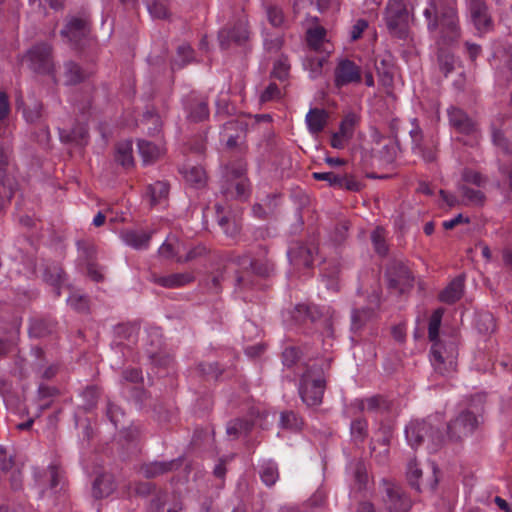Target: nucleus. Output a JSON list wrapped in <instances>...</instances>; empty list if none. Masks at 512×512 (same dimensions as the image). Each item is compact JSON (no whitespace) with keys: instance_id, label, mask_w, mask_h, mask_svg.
Wrapping results in <instances>:
<instances>
[{"instance_id":"50","label":"nucleus","mask_w":512,"mask_h":512,"mask_svg":"<svg viewBox=\"0 0 512 512\" xmlns=\"http://www.w3.org/2000/svg\"><path fill=\"white\" fill-rule=\"evenodd\" d=\"M65 77L68 84H77L84 79V73L78 64L67 62L65 64Z\"/></svg>"},{"instance_id":"51","label":"nucleus","mask_w":512,"mask_h":512,"mask_svg":"<svg viewBox=\"0 0 512 512\" xmlns=\"http://www.w3.org/2000/svg\"><path fill=\"white\" fill-rule=\"evenodd\" d=\"M476 327L480 333L489 334L496 328L494 317L490 313H481L476 320Z\"/></svg>"},{"instance_id":"24","label":"nucleus","mask_w":512,"mask_h":512,"mask_svg":"<svg viewBox=\"0 0 512 512\" xmlns=\"http://www.w3.org/2000/svg\"><path fill=\"white\" fill-rule=\"evenodd\" d=\"M116 489L115 479L112 474L103 473L93 482L92 493L97 499L109 496Z\"/></svg>"},{"instance_id":"39","label":"nucleus","mask_w":512,"mask_h":512,"mask_svg":"<svg viewBox=\"0 0 512 512\" xmlns=\"http://www.w3.org/2000/svg\"><path fill=\"white\" fill-rule=\"evenodd\" d=\"M107 416L115 429L125 430L126 414L119 406L111 402L108 403Z\"/></svg>"},{"instance_id":"29","label":"nucleus","mask_w":512,"mask_h":512,"mask_svg":"<svg viewBox=\"0 0 512 512\" xmlns=\"http://www.w3.org/2000/svg\"><path fill=\"white\" fill-rule=\"evenodd\" d=\"M377 316L376 310L370 307L354 309L351 315V329L354 332L361 330L366 323Z\"/></svg>"},{"instance_id":"30","label":"nucleus","mask_w":512,"mask_h":512,"mask_svg":"<svg viewBox=\"0 0 512 512\" xmlns=\"http://www.w3.org/2000/svg\"><path fill=\"white\" fill-rule=\"evenodd\" d=\"M139 153L144 164H151L157 161L164 153L163 149L154 143L146 140L138 142Z\"/></svg>"},{"instance_id":"45","label":"nucleus","mask_w":512,"mask_h":512,"mask_svg":"<svg viewBox=\"0 0 512 512\" xmlns=\"http://www.w3.org/2000/svg\"><path fill=\"white\" fill-rule=\"evenodd\" d=\"M422 477V470L419 468L416 460H411L407 467V480L411 488L417 492L421 491V483L419 482Z\"/></svg>"},{"instance_id":"20","label":"nucleus","mask_w":512,"mask_h":512,"mask_svg":"<svg viewBox=\"0 0 512 512\" xmlns=\"http://www.w3.org/2000/svg\"><path fill=\"white\" fill-rule=\"evenodd\" d=\"M185 250L184 243L176 236H169L159 247L158 255L166 260H175L182 257L181 253Z\"/></svg>"},{"instance_id":"5","label":"nucleus","mask_w":512,"mask_h":512,"mask_svg":"<svg viewBox=\"0 0 512 512\" xmlns=\"http://www.w3.org/2000/svg\"><path fill=\"white\" fill-rule=\"evenodd\" d=\"M60 34L75 50H83L93 42L88 21L80 17L67 20Z\"/></svg>"},{"instance_id":"53","label":"nucleus","mask_w":512,"mask_h":512,"mask_svg":"<svg viewBox=\"0 0 512 512\" xmlns=\"http://www.w3.org/2000/svg\"><path fill=\"white\" fill-rule=\"evenodd\" d=\"M462 195L467 199L470 204L483 205L485 202V195L480 190L472 189L466 185L460 186Z\"/></svg>"},{"instance_id":"57","label":"nucleus","mask_w":512,"mask_h":512,"mask_svg":"<svg viewBox=\"0 0 512 512\" xmlns=\"http://www.w3.org/2000/svg\"><path fill=\"white\" fill-rule=\"evenodd\" d=\"M207 253L208 249L206 248V246L199 244L188 250L185 256L177 258V263H188L198 258L204 257L205 255H207Z\"/></svg>"},{"instance_id":"31","label":"nucleus","mask_w":512,"mask_h":512,"mask_svg":"<svg viewBox=\"0 0 512 512\" xmlns=\"http://www.w3.org/2000/svg\"><path fill=\"white\" fill-rule=\"evenodd\" d=\"M292 317L299 322H316L322 317V312L316 305L299 304L295 307Z\"/></svg>"},{"instance_id":"36","label":"nucleus","mask_w":512,"mask_h":512,"mask_svg":"<svg viewBox=\"0 0 512 512\" xmlns=\"http://www.w3.org/2000/svg\"><path fill=\"white\" fill-rule=\"evenodd\" d=\"M17 109H22V114L25 120L28 123L35 124L38 123L42 117V104L34 101L31 105L24 106L23 102L21 100H17L16 102Z\"/></svg>"},{"instance_id":"21","label":"nucleus","mask_w":512,"mask_h":512,"mask_svg":"<svg viewBox=\"0 0 512 512\" xmlns=\"http://www.w3.org/2000/svg\"><path fill=\"white\" fill-rule=\"evenodd\" d=\"M187 118L189 121L198 123L209 118V107L205 100L191 98L186 106Z\"/></svg>"},{"instance_id":"40","label":"nucleus","mask_w":512,"mask_h":512,"mask_svg":"<svg viewBox=\"0 0 512 512\" xmlns=\"http://www.w3.org/2000/svg\"><path fill=\"white\" fill-rule=\"evenodd\" d=\"M260 478L266 486H273L279 479L277 465L272 461L264 463L260 470Z\"/></svg>"},{"instance_id":"41","label":"nucleus","mask_w":512,"mask_h":512,"mask_svg":"<svg viewBox=\"0 0 512 512\" xmlns=\"http://www.w3.org/2000/svg\"><path fill=\"white\" fill-rule=\"evenodd\" d=\"M84 252L86 253V270L88 277L95 282H101L104 279V275L102 268L93 261V249L88 248Z\"/></svg>"},{"instance_id":"63","label":"nucleus","mask_w":512,"mask_h":512,"mask_svg":"<svg viewBox=\"0 0 512 512\" xmlns=\"http://www.w3.org/2000/svg\"><path fill=\"white\" fill-rule=\"evenodd\" d=\"M152 363L159 367H170L174 363V357L166 351H158L150 355Z\"/></svg>"},{"instance_id":"42","label":"nucleus","mask_w":512,"mask_h":512,"mask_svg":"<svg viewBox=\"0 0 512 512\" xmlns=\"http://www.w3.org/2000/svg\"><path fill=\"white\" fill-rule=\"evenodd\" d=\"M140 124L143 125L149 134H156L160 132L162 122L160 116L154 112V110H147L142 119L140 120Z\"/></svg>"},{"instance_id":"17","label":"nucleus","mask_w":512,"mask_h":512,"mask_svg":"<svg viewBox=\"0 0 512 512\" xmlns=\"http://www.w3.org/2000/svg\"><path fill=\"white\" fill-rule=\"evenodd\" d=\"M195 281L192 272L173 273L166 276H153V282L161 287L175 289Z\"/></svg>"},{"instance_id":"59","label":"nucleus","mask_w":512,"mask_h":512,"mask_svg":"<svg viewBox=\"0 0 512 512\" xmlns=\"http://www.w3.org/2000/svg\"><path fill=\"white\" fill-rule=\"evenodd\" d=\"M356 123V116L354 114H348L340 123L339 133L346 140H349L353 136L354 126Z\"/></svg>"},{"instance_id":"60","label":"nucleus","mask_w":512,"mask_h":512,"mask_svg":"<svg viewBox=\"0 0 512 512\" xmlns=\"http://www.w3.org/2000/svg\"><path fill=\"white\" fill-rule=\"evenodd\" d=\"M241 267L242 271H237L235 275V287L238 289L249 288L253 285V281L251 279L253 273L248 270L246 265Z\"/></svg>"},{"instance_id":"34","label":"nucleus","mask_w":512,"mask_h":512,"mask_svg":"<svg viewBox=\"0 0 512 512\" xmlns=\"http://www.w3.org/2000/svg\"><path fill=\"white\" fill-rule=\"evenodd\" d=\"M226 271L227 266L220 265L207 275V278L205 279V286L210 292L217 294L221 291V284L225 279Z\"/></svg>"},{"instance_id":"1","label":"nucleus","mask_w":512,"mask_h":512,"mask_svg":"<svg viewBox=\"0 0 512 512\" xmlns=\"http://www.w3.org/2000/svg\"><path fill=\"white\" fill-rule=\"evenodd\" d=\"M423 15L427 21V29L434 33L435 43L438 47L437 61L440 71L445 77L456 70L457 60L446 46L455 43L461 34L457 12L453 7L438 8L431 2L425 8Z\"/></svg>"},{"instance_id":"23","label":"nucleus","mask_w":512,"mask_h":512,"mask_svg":"<svg viewBox=\"0 0 512 512\" xmlns=\"http://www.w3.org/2000/svg\"><path fill=\"white\" fill-rule=\"evenodd\" d=\"M429 431H431V425L422 421L410 423L406 427L405 433L410 445L412 447H417L424 441Z\"/></svg>"},{"instance_id":"6","label":"nucleus","mask_w":512,"mask_h":512,"mask_svg":"<svg viewBox=\"0 0 512 512\" xmlns=\"http://www.w3.org/2000/svg\"><path fill=\"white\" fill-rule=\"evenodd\" d=\"M385 19L387 28L392 34L398 37L406 35L409 12L403 0H389Z\"/></svg>"},{"instance_id":"8","label":"nucleus","mask_w":512,"mask_h":512,"mask_svg":"<svg viewBox=\"0 0 512 512\" xmlns=\"http://www.w3.org/2000/svg\"><path fill=\"white\" fill-rule=\"evenodd\" d=\"M478 417L469 410H464L447 425V434L450 440L459 442L471 435L479 426Z\"/></svg>"},{"instance_id":"55","label":"nucleus","mask_w":512,"mask_h":512,"mask_svg":"<svg viewBox=\"0 0 512 512\" xmlns=\"http://www.w3.org/2000/svg\"><path fill=\"white\" fill-rule=\"evenodd\" d=\"M354 482L358 490H362L368 483V474L363 462L358 461L354 466Z\"/></svg>"},{"instance_id":"25","label":"nucleus","mask_w":512,"mask_h":512,"mask_svg":"<svg viewBox=\"0 0 512 512\" xmlns=\"http://www.w3.org/2000/svg\"><path fill=\"white\" fill-rule=\"evenodd\" d=\"M463 289L464 276L460 275L453 279L449 285L439 294V300L446 304H453L462 297Z\"/></svg>"},{"instance_id":"37","label":"nucleus","mask_w":512,"mask_h":512,"mask_svg":"<svg viewBox=\"0 0 512 512\" xmlns=\"http://www.w3.org/2000/svg\"><path fill=\"white\" fill-rule=\"evenodd\" d=\"M153 230H130V247L143 250L149 247Z\"/></svg>"},{"instance_id":"11","label":"nucleus","mask_w":512,"mask_h":512,"mask_svg":"<svg viewBox=\"0 0 512 512\" xmlns=\"http://www.w3.org/2000/svg\"><path fill=\"white\" fill-rule=\"evenodd\" d=\"M469 11L475 28L486 33L493 29V20L484 0H469Z\"/></svg>"},{"instance_id":"22","label":"nucleus","mask_w":512,"mask_h":512,"mask_svg":"<svg viewBox=\"0 0 512 512\" xmlns=\"http://www.w3.org/2000/svg\"><path fill=\"white\" fill-rule=\"evenodd\" d=\"M239 265L251 268L254 275L259 277H269L274 272V264L268 259H254L244 256L239 259Z\"/></svg>"},{"instance_id":"58","label":"nucleus","mask_w":512,"mask_h":512,"mask_svg":"<svg viewBox=\"0 0 512 512\" xmlns=\"http://www.w3.org/2000/svg\"><path fill=\"white\" fill-rule=\"evenodd\" d=\"M64 272L58 265L48 266L44 272V279L53 286H58L63 279Z\"/></svg>"},{"instance_id":"52","label":"nucleus","mask_w":512,"mask_h":512,"mask_svg":"<svg viewBox=\"0 0 512 512\" xmlns=\"http://www.w3.org/2000/svg\"><path fill=\"white\" fill-rule=\"evenodd\" d=\"M266 13L268 21L272 26L280 28L285 25V16L280 7L276 5H268L266 7Z\"/></svg>"},{"instance_id":"32","label":"nucleus","mask_w":512,"mask_h":512,"mask_svg":"<svg viewBox=\"0 0 512 512\" xmlns=\"http://www.w3.org/2000/svg\"><path fill=\"white\" fill-rule=\"evenodd\" d=\"M279 426L282 429L297 432L302 430L304 420L292 410L282 411L280 413Z\"/></svg>"},{"instance_id":"15","label":"nucleus","mask_w":512,"mask_h":512,"mask_svg":"<svg viewBox=\"0 0 512 512\" xmlns=\"http://www.w3.org/2000/svg\"><path fill=\"white\" fill-rule=\"evenodd\" d=\"M181 464L182 461L180 459L155 461L141 465L139 471L145 478L151 479L175 471L180 468Z\"/></svg>"},{"instance_id":"19","label":"nucleus","mask_w":512,"mask_h":512,"mask_svg":"<svg viewBox=\"0 0 512 512\" xmlns=\"http://www.w3.org/2000/svg\"><path fill=\"white\" fill-rule=\"evenodd\" d=\"M215 210L216 221L218 225L222 228L223 232L230 237H234L237 234H239L241 230V225L236 220V218L230 216V213H225L224 208L219 204L215 205Z\"/></svg>"},{"instance_id":"2","label":"nucleus","mask_w":512,"mask_h":512,"mask_svg":"<svg viewBox=\"0 0 512 512\" xmlns=\"http://www.w3.org/2000/svg\"><path fill=\"white\" fill-rule=\"evenodd\" d=\"M443 316V309H436L429 320L428 337L430 341L434 342L431 347V362L436 372L445 375L455 369L456 366V348L453 344L450 345V351L439 342V329Z\"/></svg>"},{"instance_id":"14","label":"nucleus","mask_w":512,"mask_h":512,"mask_svg":"<svg viewBox=\"0 0 512 512\" xmlns=\"http://www.w3.org/2000/svg\"><path fill=\"white\" fill-rule=\"evenodd\" d=\"M248 39L246 25L239 21L231 28H223L218 33V40L223 49L229 47L231 43L241 44Z\"/></svg>"},{"instance_id":"33","label":"nucleus","mask_w":512,"mask_h":512,"mask_svg":"<svg viewBox=\"0 0 512 512\" xmlns=\"http://www.w3.org/2000/svg\"><path fill=\"white\" fill-rule=\"evenodd\" d=\"M170 185L166 181H156L148 185L147 194L150 197L151 205H156L168 197Z\"/></svg>"},{"instance_id":"43","label":"nucleus","mask_w":512,"mask_h":512,"mask_svg":"<svg viewBox=\"0 0 512 512\" xmlns=\"http://www.w3.org/2000/svg\"><path fill=\"white\" fill-rule=\"evenodd\" d=\"M146 4L153 17L165 19L169 16V0H146Z\"/></svg>"},{"instance_id":"18","label":"nucleus","mask_w":512,"mask_h":512,"mask_svg":"<svg viewBox=\"0 0 512 512\" xmlns=\"http://www.w3.org/2000/svg\"><path fill=\"white\" fill-rule=\"evenodd\" d=\"M108 222L110 229L115 233H118L122 240L128 243V230L126 229L125 212L118 205L108 209Z\"/></svg>"},{"instance_id":"4","label":"nucleus","mask_w":512,"mask_h":512,"mask_svg":"<svg viewBox=\"0 0 512 512\" xmlns=\"http://www.w3.org/2000/svg\"><path fill=\"white\" fill-rule=\"evenodd\" d=\"M384 278L389 290L403 295L414 286V276L409 267L401 260L391 259L385 267Z\"/></svg>"},{"instance_id":"47","label":"nucleus","mask_w":512,"mask_h":512,"mask_svg":"<svg viewBox=\"0 0 512 512\" xmlns=\"http://www.w3.org/2000/svg\"><path fill=\"white\" fill-rule=\"evenodd\" d=\"M50 478V489L54 492L64 489V477L62 471L57 465L51 464L47 470Z\"/></svg>"},{"instance_id":"9","label":"nucleus","mask_w":512,"mask_h":512,"mask_svg":"<svg viewBox=\"0 0 512 512\" xmlns=\"http://www.w3.org/2000/svg\"><path fill=\"white\" fill-rule=\"evenodd\" d=\"M385 496L383 501L389 512H408L412 507V501L397 484L383 480Z\"/></svg>"},{"instance_id":"27","label":"nucleus","mask_w":512,"mask_h":512,"mask_svg":"<svg viewBox=\"0 0 512 512\" xmlns=\"http://www.w3.org/2000/svg\"><path fill=\"white\" fill-rule=\"evenodd\" d=\"M255 422L248 418H235L230 420L226 427V433L229 436L238 438L242 435H248L254 428Z\"/></svg>"},{"instance_id":"62","label":"nucleus","mask_w":512,"mask_h":512,"mask_svg":"<svg viewBox=\"0 0 512 512\" xmlns=\"http://www.w3.org/2000/svg\"><path fill=\"white\" fill-rule=\"evenodd\" d=\"M398 150V141L396 140L394 143L387 144L382 147L379 151V158L385 164H393Z\"/></svg>"},{"instance_id":"61","label":"nucleus","mask_w":512,"mask_h":512,"mask_svg":"<svg viewBox=\"0 0 512 512\" xmlns=\"http://www.w3.org/2000/svg\"><path fill=\"white\" fill-rule=\"evenodd\" d=\"M372 243L375 247L376 252L379 255H386L388 247L385 243L384 230L382 228H376L371 235Z\"/></svg>"},{"instance_id":"48","label":"nucleus","mask_w":512,"mask_h":512,"mask_svg":"<svg viewBox=\"0 0 512 512\" xmlns=\"http://www.w3.org/2000/svg\"><path fill=\"white\" fill-rule=\"evenodd\" d=\"M492 141L506 154H512V144L505 137L504 133L495 124H492Z\"/></svg>"},{"instance_id":"56","label":"nucleus","mask_w":512,"mask_h":512,"mask_svg":"<svg viewBox=\"0 0 512 512\" xmlns=\"http://www.w3.org/2000/svg\"><path fill=\"white\" fill-rule=\"evenodd\" d=\"M100 391L96 386H89L82 392V398L84 400V409L89 411L94 408L97 404Z\"/></svg>"},{"instance_id":"46","label":"nucleus","mask_w":512,"mask_h":512,"mask_svg":"<svg viewBox=\"0 0 512 512\" xmlns=\"http://www.w3.org/2000/svg\"><path fill=\"white\" fill-rule=\"evenodd\" d=\"M375 69L384 84H390L393 80V65L389 60L375 61Z\"/></svg>"},{"instance_id":"10","label":"nucleus","mask_w":512,"mask_h":512,"mask_svg":"<svg viewBox=\"0 0 512 512\" xmlns=\"http://www.w3.org/2000/svg\"><path fill=\"white\" fill-rule=\"evenodd\" d=\"M362 80V70L348 58L339 59L334 69V84L341 88L350 84H359Z\"/></svg>"},{"instance_id":"38","label":"nucleus","mask_w":512,"mask_h":512,"mask_svg":"<svg viewBox=\"0 0 512 512\" xmlns=\"http://www.w3.org/2000/svg\"><path fill=\"white\" fill-rule=\"evenodd\" d=\"M184 178L187 183L196 188H201L206 183L205 170L200 166H191L185 169Z\"/></svg>"},{"instance_id":"13","label":"nucleus","mask_w":512,"mask_h":512,"mask_svg":"<svg viewBox=\"0 0 512 512\" xmlns=\"http://www.w3.org/2000/svg\"><path fill=\"white\" fill-rule=\"evenodd\" d=\"M8 165V154L0 146V209L8 203L16 189L15 183L5 176V168Z\"/></svg>"},{"instance_id":"7","label":"nucleus","mask_w":512,"mask_h":512,"mask_svg":"<svg viewBox=\"0 0 512 512\" xmlns=\"http://www.w3.org/2000/svg\"><path fill=\"white\" fill-rule=\"evenodd\" d=\"M52 46L47 42L35 44L27 52L30 68L40 74L50 75L54 72Z\"/></svg>"},{"instance_id":"54","label":"nucleus","mask_w":512,"mask_h":512,"mask_svg":"<svg viewBox=\"0 0 512 512\" xmlns=\"http://www.w3.org/2000/svg\"><path fill=\"white\" fill-rule=\"evenodd\" d=\"M325 30L322 27L309 29L307 31V43L313 50H318L324 40Z\"/></svg>"},{"instance_id":"44","label":"nucleus","mask_w":512,"mask_h":512,"mask_svg":"<svg viewBox=\"0 0 512 512\" xmlns=\"http://www.w3.org/2000/svg\"><path fill=\"white\" fill-rule=\"evenodd\" d=\"M130 399L135 402L137 408L140 410L149 406L151 402L150 394L140 385L130 388Z\"/></svg>"},{"instance_id":"49","label":"nucleus","mask_w":512,"mask_h":512,"mask_svg":"<svg viewBox=\"0 0 512 512\" xmlns=\"http://www.w3.org/2000/svg\"><path fill=\"white\" fill-rule=\"evenodd\" d=\"M327 61L325 56H309L305 60V67L310 71L311 77L316 78L322 74V68Z\"/></svg>"},{"instance_id":"3","label":"nucleus","mask_w":512,"mask_h":512,"mask_svg":"<svg viewBox=\"0 0 512 512\" xmlns=\"http://www.w3.org/2000/svg\"><path fill=\"white\" fill-rule=\"evenodd\" d=\"M325 388L326 379L322 365L318 363L306 365L299 384V395L302 401L309 407L320 405Z\"/></svg>"},{"instance_id":"26","label":"nucleus","mask_w":512,"mask_h":512,"mask_svg":"<svg viewBox=\"0 0 512 512\" xmlns=\"http://www.w3.org/2000/svg\"><path fill=\"white\" fill-rule=\"evenodd\" d=\"M329 115L328 112L320 108H311L306 115L308 129L313 134H318L325 128Z\"/></svg>"},{"instance_id":"16","label":"nucleus","mask_w":512,"mask_h":512,"mask_svg":"<svg viewBox=\"0 0 512 512\" xmlns=\"http://www.w3.org/2000/svg\"><path fill=\"white\" fill-rule=\"evenodd\" d=\"M315 248L308 247L302 243H295L288 251L291 264L296 268H309L313 263Z\"/></svg>"},{"instance_id":"64","label":"nucleus","mask_w":512,"mask_h":512,"mask_svg":"<svg viewBox=\"0 0 512 512\" xmlns=\"http://www.w3.org/2000/svg\"><path fill=\"white\" fill-rule=\"evenodd\" d=\"M349 230V222L348 221H341L337 223L334 227L333 232L331 233V239L336 244L343 243L348 235Z\"/></svg>"},{"instance_id":"28","label":"nucleus","mask_w":512,"mask_h":512,"mask_svg":"<svg viewBox=\"0 0 512 512\" xmlns=\"http://www.w3.org/2000/svg\"><path fill=\"white\" fill-rule=\"evenodd\" d=\"M390 401L382 395H374L359 402L360 411L385 412L390 409Z\"/></svg>"},{"instance_id":"12","label":"nucleus","mask_w":512,"mask_h":512,"mask_svg":"<svg viewBox=\"0 0 512 512\" xmlns=\"http://www.w3.org/2000/svg\"><path fill=\"white\" fill-rule=\"evenodd\" d=\"M448 118L451 127L458 133L471 135L477 131V123L460 108L451 107L448 109Z\"/></svg>"},{"instance_id":"35","label":"nucleus","mask_w":512,"mask_h":512,"mask_svg":"<svg viewBox=\"0 0 512 512\" xmlns=\"http://www.w3.org/2000/svg\"><path fill=\"white\" fill-rule=\"evenodd\" d=\"M61 139L74 142L77 145H86L88 139V129L85 124H77L70 132L61 131Z\"/></svg>"}]
</instances>
